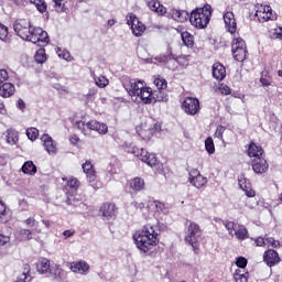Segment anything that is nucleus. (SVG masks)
<instances>
[{
    "instance_id": "f257e3e1",
    "label": "nucleus",
    "mask_w": 282,
    "mask_h": 282,
    "mask_svg": "<svg viewBox=\"0 0 282 282\" xmlns=\"http://www.w3.org/2000/svg\"><path fill=\"white\" fill-rule=\"evenodd\" d=\"M13 30L22 41H29L33 45H37V47H45L50 43V35L43 29L32 26L29 20H17L13 24Z\"/></svg>"
},
{
    "instance_id": "f03ea898",
    "label": "nucleus",
    "mask_w": 282,
    "mask_h": 282,
    "mask_svg": "<svg viewBox=\"0 0 282 282\" xmlns=\"http://www.w3.org/2000/svg\"><path fill=\"white\" fill-rule=\"evenodd\" d=\"M160 228L154 225L147 224L141 230L133 234L132 239L140 252H149L160 242Z\"/></svg>"
},
{
    "instance_id": "7ed1b4c3",
    "label": "nucleus",
    "mask_w": 282,
    "mask_h": 282,
    "mask_svg": "<svg viewBox=\"0 0 282 282\" xmlns=\"http://www.w3.org/2000/svg\"><path fill=\"white\" fill-rule=\"evenodd\" d=\"M123 149L127 153H132L135 158H139L141 162L151 166V169H155V171H160L162 163L158 162V158L153 153L147 152L144 149L132 147L131 143H124Z\"/></svg>"
},
{
    "instance_id": "20e7f679",
    "label": "nucleus",
    "mask_w": 282,
    "mask_h": 282,
    "mask_svg": "<svg viewBox=\"0 0 282 282\" xmlns=\"http://www.w3.org/2000/svg\"><path fill=\"white\" fill-rule=\"evenodd\" d=\"M39 274H44L53 281H63V269L56 263H50L47 258H42L36 263Z\"/></svg>"
},
{
    "instance_id": "39448f33",
    "label": "nucleus",
    "mask_w": 282,
    "mask_h": 282,
    "mask_svg": "<svg viewBox=\"0 0 282 282\" xmlns=\"http://www.w3.org/2000/svg\"><path fill=\"white\" fill-rule=\"evenodd\" d=\"M210 17H213V11L210 6L206 4L204 8H198L192 11L189 15V23L197 28L198 30H204L210 23Z\"/></svg>"
},
{
    "instance_id": "423d86ee",
    "label": "nucleus",
    "mask_w": 282,
    "mask_h": 282,
    "mask_svg": "<svg viewBox=\"0 0 282 282\" xmlns=\"http://www.w3.org/2000/svg\"><path fill=\"white\" fill-rule=\"evenodd\" d=\"M74 127L75 129H78V131H80V133H83L84 135H89V131H97V133H99L100 135H107L109 131V127H107V124L96 120H77L74 123Z\"/></svg>"
},
{
    "instance_id": "0eeeda50",
    "label": "nucleus",
    "mask_w": 282,
    "mask_h": 282,
    "mask_svg": "<svg viewBox=\"0 0 282 282\" xmlns=\"http://www.w3.org/2000/svg\"><path fill=\"white\" fill-rule=\"evenodd\" d=\"M199 237H202V228L196 223L189 221L185 229V243L192 246L193 250H199Z\"/></svg>"
},
{
    "instance_id": "6e6552de",
    "label": "nucleus",
    "mask_w": 282,
    "mask_h": 282,
    "mask_svg": "<svg viewBox=\"0 0 282 282\" xmlns=\"http://www.w3.org/2000/svg\"><path fill=\"white\" fill-rule=\"evenodd\" d=\"M254 10V17H257L260 23H267V21H276V12L272 10V7L268 4H256Z\"/></svg>"
},
{
    "instance_id": "1a4fd4ad",
    "label": "nucleus",
    "mask_w": 282,
    "mask_h": 282,
    "mask_svg": "<svg viewBox=\"0 0 282 282\" xmlns=\"http://www.w3.org/2000/svg\"><path fill=\"white\" fill-rule=\"evenodd\" d=\"M181 107L187 116H197V113H199V99L195 97H186Z\"/></svg>"
},
{
    "instance_id": "9d476101",
    "label": "nucleus",
    "mask_w": 282,
    "mask_h": 282,
    "mask_svg": "<svg viewBox=\"0 0 282 282\" xmlns=\"http://www.w3.org/2000/svg\"><path fill=\"white\" fill-rule=\"evenodd\" d=\"M127 24L130 25L132 34L134 36H142V34H144V31L147 30V26L144 25V23L140 22L138 17H135V14L133 13H131L127 18Z\"/></svg>"
},
{
    "instance_id": "9b49d317",
    "label": "nucleus",
    "mask_w": 282,
    "mask_h": 282,
    "mask_svg": "<svg viewBox=\"0 0 282 282\" xmlns=\"http://www.w3.org/2000/svg\"><path fill=\"white\" fill-rule=\"evenodd\" d=\"M126 90L128 91L129 96L132 98H138L140 94H142V89L144 88V83L142 80H132L130 85H124Z\"/></svg>"
},
{
    "instance_id": "f8f14e48",
    "label": "nucleus",
    "mask_w": 282,
    "mask_h": 282,
    "mask_svg": "<svg viewBox=\"0 0 282 282\" xmlns=\"http://www.w3.org/2000/svg\"><path fill=\"white\" fill-rule=\"evenodd\" d=\"M263 261L269 268H274L276 263H280L281 258L279 257V252H276V250L269 249L263 253Z\"/></svg>"
},
{
    "instance_id": "ddd939ff",
    "label": "nucleus",
    "mask_w": 282,
    "mask_h": 282,
    "mask_svg": "<svg viewBox=\"0 0 282 282\" xmlns=\"http://www.w3.org/2000/svg\"><path fill=\"white\" fill-rule=\"evenodd\" d=\"M41 141L43 142V147L48 155H56L58 149L56 148V141L50 137V134H43L41 137Z\"/></svg>"
},
{
    "instance_id": "4468645a",
    "label": "nucleus",
    "mask_w": 282,
    "mask_h": 282,
    "mask_svg": "<svg viewBox=\"0 0 282 282\" xmlns=\"http://www.w3.org/2000/svg\"><path fill=\"white\" fill-rule=\"evenodd\" d=\"M225 28L229 34H235L237 32V20L235 19V13L232 11H227L224 14Z\"/></svg>"
},
{
    "instance_id": "2eb2a0df",
    "label": "nucleus",
    "mask_w": 282,
    "mask_h": 282,
    "mask_svg": "<svg viewBox=\"0 0 282 282\" xmlns=\"http://www.w3.org/2000/svg\"><path fill=\"white\" fill-rule=\"evenodd\" d=\"M138 98L144 105L155 104V97H153V90H151V88L145 86H143V89L134 100L138 101Z\"/></svg>"
},
{
    "instance_id": "dca6fc26",
    "label": "nucleus",
    "mask_w": 282,
    "mask_h": 282,
    "mask_svg": "<svg viewBox=\"0 0 282 282\" xmlns=\"http://www.w3.org/2000/svg\"><path fill=\"white\" fill-rule=\"evenodd\" d=\"M269 169L268 165V161H265V159L263 158H257L253 159L252 161V170L254 173H257L258 175H263V173H265Z\"/></svg>"
},
{
    "instance_id": "f3484780",
    "label": "nucleus",
    "mask_w": 282,
    "mask_h": 282,
    "mask_svg": "<svg viewBox=\"0 0 282 282\" xmlns=\"http://www.w3.org/2000/svg\"><path fill=\"white\" fill-rule=\"evenodd\" d=\"M238 184L241 191H243V193L247 195V197H254L256 193L252 191V185L250 184V181L246 178V175L241 174L238 177Z\"/></svg>"
},
{
    "instance_id": "a211bd4d",
    "label": "nucleus",
    "mask_w": 282,
    "mask_h": 282,
    "mask_svg": "<svg viewBox=\"0 0 282 282\" xmlns=\"http://www.w3.org/2000/svg\"><path fill=\"white\" fill-rule=\"evenodd\" d=\"M66 204L68 206H74L76 208L75 213H83V210H87V205L80 202V196L70 195L66 199Z\"/></svg>"
},
{
    "instance_id": "6ab92c4d",
    "label": "nucleus",
    "mask_w": 282,
    "mask_h": 282,
    "mask_svg": "<svg viewBox=\"0 0 282 282\" xmlns=\"http://www.w3.org/2000/svg\"><path fill=\"white\" fill-rule=\"evenodd\" d=\"M70 270L72 272H75L76 274H83L87 275L89 274V263L86 261H77V262H72L70 263Z\"/></svg>"
},
{
    "instance_id": "aec40b11",
    "label": "nucleus",
    "mask_w": 282,
    "mask_h": 282,
    "mask_svg": "<svg viewBox=\"0 0 282 282\" xmlns=\"http://www.w3.org/2000/svg\"><path fill=\"white\" fill-rule=\"evenodd\" d=\"M104 219H113L116 217V205L111 203H106L100 208Z\"/></svg>"
},
{
    "instance_id": "412c9836",
    "label": "nucleus",
    "mask_w": 282,
    "mask_h": 282,
    "mask_svg": "<svg viewBox=\"0 0 282 282\" xmlns=\"http://www.w3.org/2000/svg\"><path fill=\"white\" fill-rule=\"evenodd\" d=\"M82 169L89 183L96 182V171L94 170V164L91 163V161H86L85 163H83Z\"/></svg>"
},
{
    "instance_id": "4be33fe9",
    "label": "nucleus",
    "mask_w": 282,
    "mask_h": 282,
    "mask_svg": "<svg viewBox=\"0 0 282 282\" xmlns=\"http://www.w3.org/2000/svg\"><path fill=\"white\" fill-rule=\"evenodd\" d=\"M212 74L216 80H224L226 78V67L220 63H215L212 67Z\"/></svg>"
},
{
    "instance_id": "5701e85b",
    "label": "nucleus",
    "mask_w": 282,
    "mask_h": 282,
    "mask_svg": "<svg viewBox=\"0 0 282 282\" xmlns=\"http://www.w3.org/2000/svg\"><path fill=\"white\" fill-rule=\"evenodd\" d=\"M161 62L164 63L167 69H171L172 72H175V69H177V57H175V55H173L172 53L163 55L161 57Z\"/></svg>"
},
{
    "instance_id": "b1692460",
    "label": "nucleus",
    "mask_w": 282,
    "mask_h": 282,
    "mask_svg": "<svg viewBox=\"0 0 282 282\" xmlns=\"http://www.w3.org/2000/svg\"><path fill=\"white\" fill-rule=\"evenodd\" d=\"M247 153L249 158H254L256 160L257 158H261V155H263V148L251 141L248 145Z\"/></svg>"
},
{
    "instance_id": "393cba45",
    "label": "nucleus",
    "mask_w": 282,
    "mask_h": 282,
    "mask_svg": "<svg viewBox=\"0 0 282 282\" xmlns=\"http://www.w3.org/2000/svg\"><path fill=\"white\" fill-rule=\"evenodd\" d=\"M148 7L152 12H155L160 17H164V14H166V9L162 3H160V0H150L148 2Z\"/></svg>"
},
{
    "instance_id": "a878e982",
    "label": "nucleus",
    "mask_w": 282,
    "mask_h": 282,
    "mask_svg": "<svg viewBox=\"0 0 282 282\" xmlns=\"http://www.w3.org/2000/svg\"><path fill=\"white\" fill-rule=\"evenodd\" d=\"M170 14L174 21H178L180 23H184V21L191 19L186 10L172 9Z\"/></svg>"
},
{
    "instance_id": "bb28decb",
    "label": "nucleus",
    "mask_w": 282,
    "mask_h": 282,
    "mask_svg": "<svg viewBox=\"0 0 282 282\" xmlns=\"http://www.w3.org/2000/svg\"><path fill=\"white\" fill-rule=\"evenodd\" d=\"M14 85L12 83L2 84L0 86V96L2 98H10V96H14Z\"/></svg>"
},
{
    "instance_id": "cd10ccee",
    "label": "nucleus",
    "mask_w": 282,
    "mask_h": 282,
    "mask_svg": "<svg viewBox=\"0 0 282 282\" xmlns=\"http://www.w3.org/2000/svg\"><path fill=\"white\" fill-rule=\"evenodd\" d=\"M232 52V56L235 58V61H237L238 63H243L245 58H247L248 56V48H237L231 51Z\"/></svg>"
},
{
    "instance_id": "c85d7f7f",
    "label": "nucleus",
    "mask_w": 282,
    "mask_h": 282,
    "mask_svg": "<svg viewBox=\"0 0 282 282\" xmlns=\"http://www.w3.org/2000/svg\"><path fill=\"white\" fill-rule=\"evenodd\" d=\"M15 235L20 241H30V239H32L33 231L30 229L20 228L17 230Z\"/></svg>"
},
{
    "instance_id": "c756f323",
    "label": "nucleus",
    "mask_w": 282,
    "mask_h": 282,
    "mask_svg": "<svg viewBox=\"0 0 282 282\" xmlns=\"http://www.w3.org/2000/svg\"><path fill=\"white\" fill-rule=\"evenodd\" d=\"M181 39L186 47H193L195 45V37L188 31L183 32Z\"/></svg>"
},
{
    "instance_id": "7c9ffc66",
    "label": "nucleus",
    "mask_w": 282,
    "mask_h": 282,
    "mask_svg": "<svg viewBox=\"0 0 282 282\" xmlns=\"http://www.w3.org/2000/svg\"><path fill=\"white\" fill-rule=\"evenodd\" d=\"M154 102H166L169 100V95H166V90H154L153 91Z\"/></svg>"
},
{
    "instance_id": "2f4dec72",
    "label": "nucleus",
    "mask_w": 282,
    "mask_h": 282,
    "mask_svg": "<svg viewBox=\"0 0 282 282\" xmlns=\"http://www.w3.org/2000/svg\"><path fill=\"white\" fill-rule=\"evenodd\" d=\"M22 172H24L26 175H34L36 174V165H34V162L26 161L22 165Z\"/></svg>"
},
{
    "instance_id": "473e14b6",
    "label": "nucleus",
    "mask_w": 282,
    "mask_h": 282,
    "mask_svg": "<svg viewBox=\"0 0 282 282\" xmlns=\"http://www.w3.org/2000/svg\"><path fill=\"white\" fill-rule=\"evenodd\" d=\"M248 272L242 269H237L234 273V279L236 282H248Z\"/></svg>"
},
{
    "instance_id": "72a5a7b5",
    "label": "nucleus",
    "mask_w": 282,
    "mask_h": 282,
    "mask_svg": "<svg viewBox=\"0 0 282 282\" xmlns=\"http://www.w3.org/2000/svg\"><path fill=\"white\" fill-rule=\"evenodd\" d=\"M130 186L132 188V191H143L144 189V180L140 178V177H135L130 182Z\"/></svg>"
},
{
    "instance_id": "f704fd0d",
    "label": "nucleus",
    "mask_w": 282,
    "mask_h": 282,
    "mask_svg": "<svg viewBox=\"0 0 282 282\" xmlns=\"http://www.w3.org/2000/svg\"><path fill=\"white\" fill-rule=\"evenodd\" d=\"M7 142L8 144H11V145H14L17 144V142H19V134L17 133V131L10 129V130H7Z\"/></svg>"
},
{
    "instance_id": "c9c22d12",
    "label": "nucleus",
    "mask_w": 282,
    "mask_h": 282,
    "mask_svg": "<svg viewBox=\"0 0 282 282\" xmlns=\"http://www.w3.org/2000/svg\"><path fill=\"white\" fill-rule=\"evenodd\" d=\"M30 3L35 6L36 10L43 14L44 12H47V3H45V0H30Z\"/></svg>"
},
{
    "instance_id": "e433bc0d",
    "label": "nucleus",
    "mask_w": 282,
    "mask_h": 282,
    "mask_svg": "<svg viewBox=\"0 0 282 282\" xmlns=\"http://www.w3.org/2000/svg\"><path fill=\"white\" fill-rule=\"evenodd\" d=\"M34 61L37 62L40 65H43L45 61H47V55L45 54V48H40L36 51L34 55Z\"/></svg>"
},
{
    "instance_id": "4c0bfd02",
    "label": "nucleus",
    "mask_w": 282,
    "mask_h": 282,
    "mask_svg": "<svg viewBox=\"0 0 282 282\" xmlns=\"http://www.w3.org/2000/svg\"><path fill=\"white\" fill-rule=\"evenodd\" d=\"M208 183V178L199 175L196 178L192 180L189 182V184H192V186H195V188H202V186H205V184Z\"/></svg>"
},
{
    "instance_id": "58836bf2",
    "label": "nucleus",
    "mask_w": 282,
    "mask_h": 282,
    "mask_svg": "<svg viewBox=\"0 0 282 282\" xmlns=\"http://www.w3.org/2000/svg\"><path fill=\"white\" fill-rule=\"evenodd\" d=\"M246 48V41L241 37H236L231 43V52L235 50H243Z\"/></svg>"
},
{
    "instance_id": "ea45409f",
    "label": "nucleus",
    "mask_w": 282,
    "mask_h": 282,
    "mask_svg": "<svg viewBox=\"0 0 282 282\" xmlns=\"http://www.w3.org/2000/svg\"><path fill=\"white\" fill-rule=\"evenodd\" d=\"M79 186H80V182L78 181V178H76V177L68 178L66 188H68L69 191H72L74 193L75 191H78Z\"/></svg>"
},
{
    "instance_id": "a19ab883",
    "label": "nucleus",
    "mask_w": 282,
    "mask_h": 282,
    "mask_svg": "<svg viewBox=\"0 0 282 282\" xmlns=\"http://www.w3.org/2000/svg\"><path fill=\"white\" fill-rule=\"evenodd\" d=\"M95 84L97 87H99L100 89H105V87H107V85H109V79H107V77L105 76H95L94 77Z\"/></svg>"
},
{
    "instance_id": "79ce46f5",
    "label": "nucleus",
    "mask_w": 282,
    "mask_h": 282,
    "mask_svg": "<svg viewBox=\"0 0 282 282\" xmlns=\"http://www.w3.org/2000/svg\"><path fill=\"white\" fill-rule=\"evenodd\" d=\"M235 236L240 240L243 241L248 239L250 236H248V229L246 227H240L238 230L235 231Z\"/></svg>"
},
{
    "instance_id": "37998d69",
    "label": "nucleus",
    "mask_w": 282,
    "mask_h": 282,
    "mask_svg": "<svg viewBox=\"0 0 282 282\" xmlns=\"http://www.w3.org/2000/svg\"><path fill=\"white\" fill-rule=\"evenodd\" d=\"M56 54L59 58H63L64 61H67L68 63L73 59L72 54H69V51L67 50H61V47H57Z\"/></svg>"
},
{
    "instance_id": "c03bdc74",
    "label": "nucleus",
    "mask_w": 282,
    "mask_h": 282,
    "mask_svg": "<svg viewBox=\"0 0 282 282\" xmlns=\"http://www.w3.org/2000/svg\"><path fill=\"white\" fill-rule=\"evenodd\" d=\"M205 149L209 155H213V153H215V142L213 141V138L208 137L205 140Z\"/></svg>"
},
{
    "instance_id": "a18cd8bd",
    "label": "nucleus",
    "mask_w": 282,
    "mask_h": 282,
    "mask_svg": "<svg viewBox=\"0 0 282 282\" xmlns=\"http://www.w3.org/2000/svg\"><path fill=\"white\" fill-rule=\"evenodd\" d=\"M26 138L34 142L39 138V129L36 128H28L26 129Z\"/></svg>"
},
{
    "instance_id": "49530a36",
    "label": "nucleus",
    "mask_w": 282,
    "mask_h": 282,
    "mask_svg": "<svg viewBox=\"0 0 282 282\" xmlns=\"http://www.w3.org/2000/svg\"><path fill=\"white\" fill-rule=\"evenodd\" d=\"M223 226H225L226 230L230 235V237H235V223L230 220H221Z\"/></svg>"
},
{
    "instance_id": "de8ad7c7",
    "label": "nucleus",
    "mask_w": 282,
    "mask_h": 282,
    "mask_svg": "<svg viewBox=\"0 0 282 282\" xmlns=\"http://www.w3.org/2000/svg\"><path fill=\"white\" fill-rule=\"evenodd\" d=\"M154 85L156 87V90H164L167 87L166 79H164V78H155Z\"/></svg>"
},
{
    "instance_id": "09e8293b",
    "label": "nucleus",
    "mask_w": 282,
    "mask_h": 282,
    "mask_svg": "<svg viewBox=\"0 0 282 282\" xmlns=\"http://www.w3.org/2000/svg\"><path fill=\"white\" fill-rule=\"evenodd\" d=\"M55 12H65V4H63V0H53Z\"/></svg>"
},
{
    "instance_id": "8fccbe9b",
    "label": "nucleus",
    "mask_w": 282,
    "mask_h": 282,
    "mask_svg": "<svg viewBox=\"0 0 282 282\" xmlns=\"http://www.w3.org/2000/svg\"><path fill=\"white\" fill-rule=\"evenodd\" d=\"M8 78H10L8 70L0 69V87L8 83Z\"/></svg>"
},
{
    "instance_id": "3c124183",
    "label": "nucleus",
    "mask_w": 282,
    "mask_h": 282,
    "mask_svg": "<svg viewBox=\"0 0 282 282\" xmlns=\"http://www.w3.org/2000/svg\"><path fill=\"white\" fill-rule=\"evenodd\" d=\"M226 131V127L224 126H218L216 131H215V138H217L218 140H223L224 141V133Z\"/></svg>"
},
{
    "instance_id": "603ef678",
    "label": "nucleus",
    "mask_w": 282,
    "mask_h": 282,
    "mask_svg": "<svg viewBox=\"0 0 282 282\" xmlns=\"http://www.w3.org/2000/svg\"><path fill=\"white\" fill-rule=\"evenodd\" d=\"M108 173L110 174V176L112 177V180H116V176L118 175V173H120V169L109 164L107 167Z\"/></svg>"
},
{
    "instance_id": "864d4df0",
    "label": "nucleus",
    "mask_w": 282,
    "mask_h": 282,
    "mask_svg": "<svg viewBox=\"0 0 282 282\" xmlns=\"http://www.w3.org/2000/svg\"><path fill=\"white\" fill-rule=\"evenodd\" d=\"M236 265L238 268H240V270H245L246 265H248V259L243 258V257H239L236 260Z\"/></svg>"
},
{
    "instance_id": "5fc2aeb1",
    "label": "nucleus",
    "mask_w": 282,
    "mask_h": 282,
    "mask_svg": "<svg viewBox=\"0 0 282 282\" xmlns=\"http://www.w3.org/2000/svg\"><path fill=\"white\" fill-rule=\"evenodd\" d=\"M260 83H261L262 87H270V85H272V82H270V75L262 73Z\"/></svg>"
},
{
    "instance_id": "6e6d98bb",
    "label": "nucleus",
    "mask_w": 282,
    "mask_h": 282,
    "mask_svg": "<svg viewBox=\"0 0 282 282\" xmlns=\"http://www.w3.org/2000/svg\"><path fill=\"white\" fill-rule=\"evenodd\" d=\"M23 224H25L26 228H34V226H37L39 221H36L34 217H29L23 220Z\"/></svg>"
},
{
    "instance_id": "4d7b16f0",
    "label": "nucleus",
    "mask_w": 282,
    "mask_h": 282,
    "mask_svg": "<svg viewBox=\"0 0 282 282\" xmlns=\"http://www.w3.org/2000/svg\"><path fill=\"white\" fill-rule=\"evenodd\" d=\"M130 208L142 212L144 210V203L134 200L130 204Z\"/></svg>"
},
{
    "instance_id": "13d9d810",
    "label": "nucleus",
    "mask_w": 282,
    "mask_h": 282,
    "mask_svg": "<svg viewBox=\"0 0 282 282\" xmlns=\"http://www.w3.org/2000/svg\"><path fill=\"white\" fill-rule=\"evenodd\" d=\"M8 39V26L0 23V41H6Z\"/></svg>"
},
{
    "instance_id": "bf43d9fd",
    "label": "nucleus",
    "mask_w": 282,
    "mask_h": 282,
    "mask_svg": "<svg viewBox=\"0 0 282 282\" xmlns=\"http://www.w3.org/2000/svg\"><path fill=\"white\" fill-rule=\"evenodd\" d=\"M162 129V126L160 123H155L154 124V128L150 129L148 131V135H147V139L148 140H151V138H153V133H155V131H160Z\"/></svg>"
},
{
    "instance_id": "052dcab7",
    "label": "nucleus",
    "mask_w": 282,
    "mask_h": 282,
    "mask_svg": "<svg viewBox=\"0 0 282 282\" xmlns=\"http://www.w3.org/2000/svg\"><path fill=\"white\" fill-rule=\"evenodd\" d=\"M8 243H10V237L3 234H0V250L1 248L8 246Z\"/></svg>"
},
{
    "instance_id": "680f3d73",
    "label": "nucleus",
    "mask_w": 282,
    "mask_h": 282,
    "mask_svg": "<svg viewBox=\"0 0 282 282\" xmlns=\"http://www.w3.org/2000/svg\"><path fill=\"white\" fill-rule=\"evenodd\" d=\"M218 89L223 96H230V87L228 85L221 84Z\"/></svg>"
},
{
    "instance_id": "e2e57ef3",
    "label": "nucleus",
    "mask_w": 282,
    "mask_h": 282,
    "mask_svg": "<svg viewBox=\"0 0 282 282\" xmlns=\"http://www.w3.org/2000/svg\"><path fill=\"white\" fill-rule=\"evenodd\" d=\"M267 243H269L272 248H279L281 246V242L279 240H275L274 238H265Z\"/></svg>"
},
{
    "instance_id": "0e129e2a",
    "label": "nucleus",
    "mask_w": 282,
    "mask_h": 282,
    "mask_svg": "<svg viewBox=\"0 0 282 282\" xmlns=\"http://www.w3.org/2000/svg\"><path fill=\"white\" fill-rule=\"evenodd\" d=\"M199 175H202V174L199 173V170L193 169V170L189 172V178H188V181H189V182H193V180L199 177Z\"/></svg>"
},
{
    "instance_id": "69168bd1",
    "label": "nucleus",
    "mask_w": 282,
    "mask_h": 282,
    "mask_svg": "<svg viewBox=\"0 0 282 282\" xmlns=\"http://www.w3.org/2000/svg\"><path fill=\"white\" fill-rule=\"evenodd\" d=\"M6 215H8V207L3 200H0V217H6Z\"/></svg>"
},
{
    "instance_id": "338daca9",
    "label": "nucleus",
    "mask_w": 282,
    "mask_h": 282,
    "mask_svg": "<svg viewBox=\"0 0 282 282\" xmlns=\"http://www.w3.org/2000/svg\"><path fill=\"white\" fill-rule=\"evenodd\" d=\"M30 275L28 273L23 272L20 276H18L15 282H30Z\"/></svg>"
},
{
    "instance_id": "774afa93",
    "label": "nucleus",
    "mask_w": 282,
    "mask_h": 282,
    "mask_svg": "<svg viewBox=\"0 0 282 282\" xmlns=\"http://www.w3.org/2000/svg\"><path fill=\"white\" fill-rule=\"evenodd\" d=\"M254 241L259 248L265 246V239H263V237H258Z\"/></svg>"
}]
</instances>
